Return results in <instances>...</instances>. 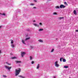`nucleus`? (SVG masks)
I'll return each instance as SVG.
<instances>
[{
  "label": "nucleus",
  "instance_id": "30",
  "mask_svg": "<svg viewBox=\"0 0 78 78\" xmlns=\"http://www.w3.org/2000/svg\"><path fill=\"white\" fill-rule=\"evenodd\" d=\"M1 15H2L3 16H5L6 15L5 13H2L1 14Z\"/></svg>",
  "mask_w": 78,
  "mask_h": 78
},
{
  "label": "nucleus",
  "instance_id": "43",
  "mask_svg": "<svg viewBox=\"0 0 78 78\" xmlns=\"http://www.w3.org/2000/svg\"><path fill=\"white\" fill-rule=\"evenodd\" d=\"M2 13H0V14L2 15Z\"/></svg>",
  "mask_w": 78,
  "mask_h": 78
},
{
  "label": "nucleus",
  "instance_id": "5",
  "mask_svg": "<svg viewBox=\"0 0 78 78\" xmlns=\"http://www.w3.org/2000/svg\"><path fill=\"white\" fill-rule=\"evenodd\" d=\"M66 8V6L63 5H61L60 6V8Z\"/></svg>",
  "mask_w": 78,
  "mask_h": 78
},
{
  "label": "nucleus",
  "instance_id": "1",
  "mask_svg": "<svg viewBox=\"0 0 78 78\" xmlns=\"http://www.w3.org/2000/svg\"><path fill=\"white\" fill-rule=\"evenodd\" d=\"M21 69H16L15 70V76H17L20 72Z\"/></svg>",
  "mask_w": 78,
  "mask_h": 78
},
{
  "label": "nucleus",
  "instance_id": "31",
  "mask_svg": "<svg viewBox=\"0 0 78 78\" xmlns=\"http://www.w3.org/2000/svg\"><path fill=\"white\" fill-rule=\"evenodd\" d=\"M39 24L40 25H41V26H42V23H39Z\"/></svg>",
  "mask_w": 78,
  "mask_h": 78
},
{
  "label": "nucleus",
  "instance_id": "34",
  "mask_svg": "<svg viewBox=\"0 0 78 78\" xmlns=\"http://www.w3.org/2000/svg\"><path fill=\"white\" fill-rule=\"evenodd\" d=\"M76 32H78V30H76Z\"/></svg>",
  "mask_w": 78,
  "mask_h": 78
},
{
  "label": "nucleus",
  "instance_id": "25",
  "mask_svg": "<svg viewBox=\"0 0 78 78\" xmlns=\"http://www.w3.org/2000/svg\"><path fill=\"white\" fill-rule=\"evenodd\" d=\"M6 63L7 64H8V65H11V63H8V62H6Z\"/></svg>",
  "mask_w": 78,
  "mask_h": 78
},
{
  "label": "nucleus",
  "instance_id": "18",
  "mask_svg": "<svg viewBox=\"0 0 78 78\" xmlns=\"http://www.w3.org/2000/svg\"><path fill=\"white\" fill-rule=\"evenodd\" d=\"M19 77H21V78H25V77L23 76H19Z\"/></svg>",
  "mask_w": 78,
  "mask_h": 78
},
{
  "label": "nucleus",
  "instance_id": "2",
  "mask_svg": "<svg viewBox=\"0 0 78 78\" xmlns=\"http://www.w3.org/2000/svg\"><path fill=\"white\" fill-rule=\"evenodd\" d=\"M4 67L6 69H7L8 70H10V69H11V66L9 67L6 66H5Z\"/></svg>",
  "mask_w": 78,
  "mask_h": 78
},
{
  "label": "nucleus",
  "instance_id": "36",
  "mask_svg": "<svg viewBox=\"0 0 78 78\" xmlns=\"http://www.w3.org/2000/svg\"><path fill=\"white\" fill-rule=\"evenodd\" d=\"M33 22H36V21L35 20H34L33 21Z\"/></svg>",
  "mask_w": 78,
  "mask_h": 78
},
{
  "label": "nucleus",
  "instance_id": "21",
  "mask_svg": "<svg viewBox=\"0 0 78 78\" xmlns=\"http://www.w3.org/2000/svg\"><path fill=\"white\" fill-rule=\"evenodd\" d=\"M64 68H65V69H67V68H69V66H64Z\"/></svg>",
  "mask_w": 78,
  "mask_h": 78
},
{
  "label": "nucleus",
  "instance_id": "15",
  "mask_svg": "<svg viewBox=\"0 0 78 78\" xmlns=\"http://www.w3.org/2000/svg\"><path fill=\"white\" fill-rule=\"evenodd\" d=\"M11 58L12 59H17V57H12Z\"/></svg>",
  "mask_w": 78,
  "mask_h": 78
},
{
  "label": "nucleus",
  "instance_id": "20",
  "mask_svg": "<svg viewBox=\"0 0 78 78\" xmlns=\"http://www.w3.org/2000/svg\"><path fill=\"white\" fill-rule=\"evenodd\" d=\"M62 61L64 62H66V60L65 59L63 58Z\"/></svg>",
  "mask_w": 78,
  "mask_h": 78
},
{
  "label": "nucleus",
  "instance_id": "10",
  "mask_svg": "<svg viewBox=\"0 0 78 78\" xmlns=\"http://www.w3.org/2000/svg\"><path fill=\"white\" fill-rule=\"evenodd\" d=\"M55 8L56 9H59L60 7H59V6H56L55 7Z\"/></svg>",
  "mask_w": 78,
  "mask_h": 78
},
{
  "label": "nucleus",
  "instance_id": "29",
  "mask_svg": "<svg viewBox=\"0 0 78 78\" xmlns=\"http://www.w3.org/2000/svg\"><path fill=\"white\" fill-rule=\"evenodd\" d=\"M64 4L66 5H67V3L66 2H64Z\"/></svg>",
  "mask_w": 78,
  "mask_h": 78
},
{
  "label": "nucleus",
  "instance_id": "33",
  "mask_svg": "<svg viewBox=\"0 0 78 78\" xmlns=\"http://www.w3.org/2000/svg\"><path fill=\"white\" fill-rule=\"evenodd\" d=\"M33 8L34 9H36V7H33Z\"/></svg>",
  "mask_w": 78,
  "mask_h": 78
},
{
  "label": "nucleus",
  "instance_id": "42",
  "mask_svg": "<svg viewBox=\"0 0 78 78\" xmlns=\"http://www.w3.org/2000/svg\"><path fill=\"white\" fill-rule=\"evenodd\" d=\"M44 78H47V77H44Z\"/></svg>",
  "mask_w": 78,
  "mask_h": 78
},
{
  "label": "nucleus",
  "instance_id": "45",
  "mask_svg": "<svg viewBox=\"0 0 78 78\" xmlns=\"http://www.w3.org/2000/svg\"><path fill=\"white\" fill-rule=\"evenodd\" d=\"M56 40H57V38L56 39Z\"/></svg>",
  "mask_w": 78,
  "mask_h": 78
},
{
  "label": "nucleus",
  "instance_id": "17",
  "mask_svg": "<svg viewBox=\"0 0 78 78\" xmlns=\"http://www.w3.org/2000/svg\"><path fill=\"white\" fill-rule=\"evenodd\" d=\"M39 64H38L37 66V69H38L39 68Z\"/></svg>",
  "mask_w": 78,
  "mask_h": 78
},
{
  "label": "nucleus",
  "instance_id": "19",
  "mask_svg": "<svg viewBox=\"0 0 78 78\" xmlns=\"http://www.w3.org/2000/svg\"><path fill=\"white\" fill-rule=\"evenodd\" d=\"M53 15H57V13H56V12H54L53 13Z\"/></svg>",
  "mask_w": 78,
  "mask_h": 78
},
{
  "label": "nucleus",
  "instance_id": "12",
  "mask_svg": "<svg viewBox=\"0 0 78 78\" xmlns=\"http://www.w3.org/2000/svg\"><path fill=\"white\" fill-rule=\"evenodd\" d=\"M73 13L74 14H75V15H76V10H74L73 11Z\"/></svg>",
  "mask_w": 78,
  "mask_h": 78
},
{
  "label": "nucleus",
  "instance_id": "44",
  "mask_svg": "<svg viewBox=\"0 0 78 78\" xmlns=\"http://www.w3.org/2000/svg\"><path fill=\"white\" fill-rule=\"evenodd\" d=\"M49 0V1H50L51 0Z\"/></svg>",
  "mask_w": 78,
  "mask_h": 78
},
{
  "label": "nucleus",
  "instance_id": "16",
  "mask_svg": "<svg viewBox=\"0 0 78 78\" xmlns=\"http://www.w3.org/2000/svg\"><path fill=\"white\" fill-rule=\"evenodd\" d=\"M54 50H55V49H52L51 51V53H53V52L54 51Z\"/></svg>",
  "mask_w": 78,
  "mask_h": 78
},
{
  "label": "nucleus",
  "instance_id": "7",
  "mask_svg": "<svg viewBox=\"0 0 78 78\" xmlns=\"http://www.w3.org/2000/svg\"><path fill=\"white\" fill-rule=\"evenodd\" d=\"M11 46L12 48H14V47H15V45L14 44H11Z\"/></svg>",
  "mask_w": 78,
  "mask_h": 78
},
{
  "label": "nucleus",
  "instance_id": "38",
  "mask_svg": "<svg viewBox=\"0 0 78 78\" xmlns=\"http://www.w3.org/2000/svg\"><path fill=\"white\" fill-rule=\"evenodd\" d=\"M1 27H2V26H0V29L1 28Z\"/></svg>",
  "mask_w": 78,
  "mask_h": 78
},
{
  "label": "nucleus",
  "instance_id": "6",
  "mask_svg": "<svg viewBox=\"0 0 78 78\" xmlns=\"http://www.w3.org/2000/svg\"><path fill=\"white\" fill-rule=\"evenodd\" d=\"M25 40H22V42L23 44H24L25 45H26V43H25Z\"/></svg>",
  "mask_w": 78,
  "mask_h": 78
},
{
  "label": "nucleus",
  "instance_id": "32",
  "mask_svg": "<svg viewBox=\"0 0 78 78\" xmlns=\"http://www.w3.org/2000/svg\"><path fill=\"white\" fill-rule=\"evenodd\" d=\"M31 64H34V62L33 61H32L31 62Z\"/></svg>",
  "mask_w": 78,
  "mask_h": 78
},
{
  "label": "nucleus",
  "instance_id": "22",
  "mask_svg": "<svg viewBox=\"0 0 78 78\" xmlns=\"http://www.w3.org/2000/svg\"><path fill=\"white\" fill-rule=\"evenodd\" d=\"M30 37H29L28 38H27L25 40V41H27V40H28L29 39H30Z\"/></svg>",
  "mask_w": 78,
  "mask_h": 78
},
{
  "label": "nucleus",
  "instance_id": "41",
  "mask_svg": "<svg viewBox=\"0 0 78 78\" xmlns=\"http://www.w3.org/2000/svg\"><path fill=\"white\" fill-rule=\"evenodd\" d=\"M10 55H12V53H10Z\"/></svg>",
  "mask_w": 78,
  "mask_h": 78
},
{
  "label": "nucleus",
  "instance_id": "24",
  "mask_svg": "<svg viewBox=\"0 0 78 78\" xmlns=\"http://www.w3.org/2000/svg\"><path fill=\"white\" fill-rule=\"evenodd\" d=\"M30 48H31V49H33V48H34V47H33V46H30Z\"/></svg>",
  "mask_w": 78,
  "mask_h": 78
},
{
  "label": "nucleus",
  "instance_id": "9",
  "mask_svg": "<svg viewBox=\"0 0 78 78\" xmlns=\"http://www.w3.org/2000/svg\"><path fill=\"white\" fill-rule=\"evenodd\" d=\"M10 41H11V44H13L14 43V41L12 40H10Z\"/></svg>",
  "mask_w": 78,
  "mask_h": 78
},
{
  "label": "nucleus",
  "instance_id": "13",
  "mask_svg": "<svg viewBox=\"0 0 78 78\" xmlns=\"http://www.w3.org/2000/svg\"><path fill=\"white\" fill-rule=\"evenodd\" d=\"M64 19V18L63 17H60L58 18V19L59 20H61V19Z\"/></svg>",
  "mask_w": 78,
  "mask_h": 78
},
{
  "label": "nucleus",
  "instance_id": "4",
  "mask_svg": "<svg viewBox=\"0 0 78 78\" xmlns=\"http://www.w3.org/2000/svg\"><path fill=\"white\" fill-rule=\"evenodd\" d=\"M21 56L22 58H23L24 56L25 55V52H21Z\"/></svg>",
  "mask_w": 78,
  "mask_h": 78
},
{
  "label": "nucleus",
  "instance_id": "26",
  "mask_svg": "<svg viewBox=\"0 0 78 78\" xmlns=\"http://www.w3.org/2000/svg\"><path fill=\"white\" fill-rule=\"evenodd\" d=\"M63 59V58H61L60 59V61L61 62H62V60Z\"/></svg>",
  "mask_w": 78,
  "mask_h": 78
},
{
  "label": "nucleus",
  "instance_id": "27",
  "mask_svg": "<svg viewBox=\"0 0 78 78\" xmlns=\"http://www.w3.org/2000/svg\"><path fill=\"white\" fill-rule=\"evenodd\" d=\"M30 60H32L33 59V58L31 56H30Z\"/></svg>",
  "mask_w": 78,
  "mask_h": 78
},
{
  "label": "nucleus",
  "instance_id": "35",
  "mask_svg": "<svg viewBox=\"0 0 78 78\" xmlns=\"http://www.w3.org/2000/svg\"><path fill=\"white\" fill-rule=\"evenodd\" d=\"M30 5H34V4H30Z\"/></svg>",
  "mask_w": 78,
  "mask_h": 78
},
{
  "label": "nucleus",
  "instance_id": "11",
  "mask_svg": "<svg viewBox=\"0 0 78 78\" xmlns=\"http://www.w3.org/2000/svg\"><path fill=\"white\" fill-rule=\"evenodd\" d=\"M38 41L39 42L42 43V42H43V40H42L40 39L38 40Z\"/></svg>",
  "mask_w": 78,
  "mask_h": 78
},
{
  "label": "nucleus",
  "instance_id": "28",
  "mask_svg": "<svg viewBox=\"0 0 78 78\" xmlns=\"http://www.w3.org/2000/svg\"><path fill=\"white\" fill-rule=\"evenodd\" d=\"M2 76H3V77H4V78H6V75H3Z\"/></svg>",
  "mask_w": 78,
  "mask_h": 78
},
{
  "label": "nucleus",
  "instance_id": "3",
  "mask_svg": "<svg viewBox=\"0 0 78 78\" xmlns=\"http://www.w3.org/2000/svg\"><path fill=\"white\" fill-rule=\"evenodd\" d=\"M58 61L55 62V66L56 67H59V64H58Z\"/></svg>",
  "mask_w": 78,
  "mask_h": 78
},
{
  "label": "nucleus",
  "instance_id": "14",
  "mask_svg": "<svg viewBox=\"0 0 78 78\" xmlns=\"http://www.w3.org/2000/svg\"><path fill=\"white\" fill-rule=\"evenodd\" d=\"M44 30V29H39L38 31H42Z\"/></svg>",
  "mask_w": 78,
  "mask_h": 78
},
{
  "label": "nucleus",
  "instance_id": "8",
  "mask_svg": "<svg viewBox=\"0 0 78 78\" xmlns=\"http://www.w3.org/2000/svg\"><path fill=\"white\" fill-rule=\"evenodd\" d=\"M33 25L35 26V27H39V25H37L36 23H34L33 24Z\"/></svg>",
  "mask_w": 78,
  "mask_h": 78
},
{
  "label": "nucleus",
  "instance_id": "37",
  "mask_svg": "<svg viewBox=\"0 0 78 78\" xmlns=\"http://www.w3.org/2000/svg\"><path fill=\"white\" fill-rule=\"evenodd\" d=\"M53 78H56V76H53Z\"/></svg>",
  "mask_w": 78,
  "mask_h": 78
},
{
  "label": "nucleus",
  "instance_id": "40",
  "mask_svg": "<svg viewBox=\"0 0 78 78\" xmlns=\"http://www.w3.org/2000/svg\"><path fill=\"white\" fill-rule=\"evenodd\" d=\"M1 50H0V53H1Z\"/></svg>",
  "mask_w": 78,
  "mask_h": 78
},
{
  "label": "nucleus",
  "instance_id": "39",
  "mask_svg": "<svg viewBox=\"0 0 78 78\" xmlns=\"http://www.w3.org/2000/svg\"><path fill=\"white\" fill-rule=\"evenodd\" d=\"M34 1L35 2H36L37 1L36 0H34Z\"/></svg>",
  "mask_w": 78,
  "mask_h": 78
},
{
  "label": "nucleus",
  "instance_id": "23",
  "mask_svg": "<svg viewBox=\"0 0 78 78\" xmlns=\"http://www.w3.org/2000/svg\"><path fill=\"white\" fill-rule=\"evenodd\" d=\"M16 63H21V61H16Z\"/></svg>",
  "mask_w": 78,
  "mask_h": 78
}]
</instances>
